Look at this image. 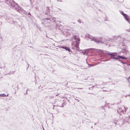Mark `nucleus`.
Wrapping results in <instances>:
<instances>
[{
    "label": "nucleus",
    "instance_id": "26",
    "mask_svg": "<svg viewBox=\"0 0 130 130\" xmlns=\"http://www.w3.org/2000/svg\"><path fill=\"white\" fill-rule=\"evenodd\" d=\"M28 14L29 15H31V14H30V13L29 12L28 13Z\"/></svg>",
    "mask_w": 130,
    "mask_h": 130
},
{
    "label": "nucleus",
    "instance_id": "15",
    "mask_svg": "<svg viewBox=\"0 0 130 130\" xmlns=\"http://www.w3.org/2000/svg\"><path fill=\"white\" fill-rule=\"evenodd\" d=\"M8 94H7V95H6L5 94H0V96H8Z\"/></svg>",
    "mask_w": 130,
    "mask_h": 130
},
{
    "label": "nucleus",
    "instance_id": "1",
    "mask_svg": "<svg viewBox=\"0 0 130 130\" xmlns=\"http://www.w3.org/2000/svg\"><path fill=\"white\" fill-rule=\"evenodd\" d=\"M7 4L10 5L18 12H21V8L19 7L18 4L13 0H5Z\"/></svg>",
    "mask_w": 130,
    "mask_h": 130
},
{
    "label": "nucleus",
    "instance_id": "13",
    "mask_svg": "<svg viewBox=\"0 0 130 130\" xmlns=\"http://www.w3.org/2000/svg\"><path fill=\"white\" fill-rule=\"evenodd\" d=\"M47 9H46V12L45 13V14L46 15H48L50 14V10L49 8L48 7H47Z\"/></svg>",
    "mask_w": 130,
    "mask_h": 130
},
{
    "label": "nucleus",
    "instance_id": "9",
    "mask_svg": "<svg viewBox=\"0 0 130 130\" xmlns=\"http://www.w3.org/2000/svg\"><path fill=\"white\" fill-rule=\"evenodd\" d=\"M61 48L66 50L67 51H68L69 52L71 51V50L69 48L65 46H62L61 47Z\"/></svg>",
    "mask_w": 130,
    "mask_h": 130
},
{
    "label": "nucleus",
    "instance_id": "11",
    "mask_svg": "<svg viewBox=\"0 0 130 130\" xmlns=\"http://www.w3.org/2000/svg\"><path fill=\"white\" fill-rule=\"evenodd\" d=\"M55 27H56L57 29L61 30V27H62L61 24L58 25V24H56L55 25Z\"/></svg>",
    "mask_w": 130,
    "mask_h": 130
},
{
    "label": "nucleus",
    "instance_id": "3",
    "mask_svg": "<svg viewBox=\"0 0 130 130\" xmlns=\"http://www.w3.org/2000/svg\"><path fill=\"white\" fill-rule=\"evenodd\" d=\"M73 38L75 41L76 43L75 45L76 50H77L79 51V48L78 47L79 43V42L80 39L79 37L77 35H74L73 36Z\"/></svg>",
    "mask_w": 130,
    "mask_h": 130
},
{
    "label": "nucleus",
    "instance_id": "30",
    "mask_svg": "<svg viewBox=\"0 0 130 130\" xmlns=\"http://www.w3.org/2000/svg\"><path fill=\"white\" fill-rule=\"evenodd\" d=\"M12 23H12H13V24H14V21H12V23Z\"/></svg>",
    "mask_w": 130,
    "mask_h": 130
},
{
    "label": "nucleus",
    "instance_id": "41",
    "mask_svg": "<svg viewBox=\"0 0 130 130\" xmlns=\"http://www.w3.org/2000/svg\"><path fill=\"white\" fill-rule=\"evenodd\" d=\"M129 59L130 60V58H129Z\"/></svg>",
    "mask_w": 130,
    "mask_h": 130
},
{
    "label": "nucleus",
    "instance_id": "7",
    "mask_svg": "<svg viewBox=\"0 0 130 130\" xmlns=\"http://www.w3.org/2000/svg\"><path fill=\"white\" fill-rule=\"evenodd\" d=\"M91 39L92 40L94 41V42L97 43H98L101 42L99 40H98V39L95 38L94 37L91 36Z\"/></svg>",
    "mask_w": 130,
    "mask_h": 130
},
{
    "label": "nucleus",
    "instance_id": "10",
    "mask_svg": "<svg viewBox=\"0 0 130 130\" xmlns=\"http://www.w3.org/2000/svg\"><path fill=\"white\" fill-rule=\"evenodd\" d=\"M105 84V83H102V84H100L99 85H96L95 86H93L91 87V88H93V87H96V88H99V86H100L102 85H104V84Z\"/></svg>",
    "mask_w": 130,
    "mask_h": 130
},
{
    "label": "nucleus",
    "instance_id": "21",
    "mask_svg": "<svg viewBox=\"0 0 130 130\" xmlns=\"http://www.w3.org/2000/svg\"><path fill=\"white\" fill-rule=\"evenodd\" d=\"M113 37L115 38H118V37H119V36H114Z\"/></svg>",
    "mask_w": 130,
    "mask_h": 130
},
{
    "label": "nucleus",
    "instance_id": "22",
    "mask_svg": "<svg viewBox=\"0 0 130 130\" xmlns=\"http://www.w3.org/2000/svg\"><path fill=\"white\" fill-rule=\"evenodd\" d=\"M32 0H29L30 2V4L32 5V2H31Z\"/></svg>",
    "mask_w": 130,
    "mask_h": 130
},
{
    "label": "nucleus",
    "instance_id": "12",
    "mask_svg": "<svg viewBox=\"0 0 130 130\" xmlns=\"http://www.w3.org/2000/svg\"><path fill=\"white\" fill-rule=\"evenodd\" d=\"M117 112L119 113H120L121 112L124 113V111L123 109L121 108H119V109L117 110Z\"/></svg>",
    "mask_w": 130,
    "mask_h": 130
},
{
    "label": "nucleus",
    "instance_id": "18",
    "mask_svg": "<svg viewBox=\"0 0 130 130\" xmlns=\"http://www.w3.org/2000/svg\"><path fill=\"white\" fill-rule=\"evenodd\" d=\"M120 13H121L123 15H125V13H124L122 11H120Z\"/></svg>",
    "mask_w": 130,
    "mask_h": 130
},
{
    "label": "nucleus",
    "instance_id": "19",
    "mask_svg": "<svg viewBox=\"0 0 130 130\" xmlns=\"http://www.w3.org/2000/svg\"><path fill=\"white\" fill-rule=\"evenodd\" d=\"M88 50V51H89L88 50V49H87V50H86L85 51V53H84V54L85 55L86 54H87V51H86Z\"/></svg>",
    "mask_w": 130,
    "mask_h": 130
},
{
    "label": "nucleus",
    "instance_id": "36",
    "mask_svg": "<svg viewBox=\"0 0 130 130\" xmlns=\"http://www.w3.org/2000/svg\"><path fill=\"white\" fill-rule=\"evenodd\" d=\"M42 24H43V22H42Z\"/></svg>",
    "mask_w": 130,
    "mask_h": 130
},
{
    "label": "nucleus",
    "instance_id": "6",
    "mask_svg": "<svg viewBox=\"0 0 130 130\" xmlns=\"http://www.w3.org/2000/svg\"><path fill=\"white\" fill-rule=\"evenodd\" d=\"M43 21L45 22L46 24L49 23L51 21L50 19L49 18H45L44 19Z\"/></svg>",
    "mask_w": 130,
    "mask_h": 130
},
{
    "label": "nucleus",
    "instance_id": "40",
    "mask_svg": "<svg viewBox=\"0 0 130 130\" xmlns=\"http://www.w3.org/2000/svg\"><path fill=\"white\" fill-rule=\"evenodd\" d=\"M89 37V36H88V37Z\"/></svg>",
    "mask_w": 130,
    "mask_h": 130
},
{
    "label": "nucleus",
    "instance_id": "27",
    "mask_svg": "<svg viewBox=\"0 0 130 130\" xmlns=\"http://www.w3.org/2000/svg\"><path fill=\"white\" fill-rule=\"evenodd\" d=\"M57 1L58 2L60 1L61 2H62L61 0H57Z\"/></svg>",
    "mask_w": 130,
    "mask_h": 130
},
{
    "label": "nucleus",
    "instance_id": "38",
    "mask_svg": "<svg viewBox=\"0 0 130 130\" xmlns=\"http://www.w3.org/2000/svg\"><path fill=\"white\" fill-rule=\"evenodd\" d=\"M89 93V94H91L90 93ZM91 94H92L93 93H91Z\"/></svg>",
    "mask_w": 130,
    "mask_h": 130
},
{
    "label": "nucleus",
    "instance_id": "39",
    "mask_svg": "<svg viewBox=\"0 0 130 130\" xmlns=\"http://www.w3.org/2000/svg\"><path fill=\"white\" fill-rule=\"evenodd\" d=\"M127 65H128V64H127Z\"/></svg>",
    "mask_w": 130,
    "mask_h": 130
},
{
    "label": "nucleus",
    "instance_id": "28",
    "mask_svg": "<svg viewBox=\"0 0 130 130\" xmlns=\"http://www.w3.org/2000/svg\"><path fill=\"white\" fill-rule=\"evenodd\" d=\"M83 89V88H77V89Z\"/></svg>",
    "mask_w": 130,
    "mask_h": 130
},
{
    "label": "nucleus",
    "instance_id": "24",
    "mask_svg": "<svg viewBox=\"0 0 130 130\" xmlns=\"http://www.w3.org/2000/svg\"><path fill=\"white\" fill-rule=\"evenodd\" d=\"M78 21L79 23H81V20H78Z\"/></svg>",
    "mask_w": 130,
    "mask_h": 130
},
{
    "label": "nucleus",
    "instance_id": "14",
    "mask_svg": "<svg viewBox=\"0 0 130 130\" xmlns=\"http://www.w3.org/2000/svg\"><path fill=\"white\" fill-rule=\"evenodd\" d=\"M66 104V103L65 102H64L63 103L62 105L61 106H60L62 107H63L64 106V105H65Z\"/></svg>",
    "mask_w": 130,
    "mask_h": 130
},
{
    "label": "nucleus",
    "instance_id": "5",
    "mask_svg": "<svg viewBox=\"0 0 130 130\" xmlns=\"http://www.w3.org/2000/svg\"><path fill=\"white\" fill-rule=\"evenodd\" d=\"M123 122H130V117L129 118L127 117H124L123 118Z\"/></svg>",
    "mask_w": 130,
    "mask_h": 130
},
{
    "label": "nucleus",
    "instance_id": "37",
    "mask_svg": "<svg viewBox=\"0 0 130 130\" xmlns=\"http://www.w3.org/2000/svg\"><path fill=\"white\" fill-rule=\"evenodd\" d=\"M128 86H129V87H130V85H128Z\"/></svg>",
    "mask_w": 130,
    "mask_h": 130
},
{
    "label": "nucleus",
    "instance_id": "25",
    "mask_svg": "<svg viewBox=\"0 0 130 130\" xmlns=\"http://www.w3.org/2000/svg\"><path fill=\"white\" fill-rule=\"evenodd\" d=\"M14 71H13V72H12L11 73L10 72V73L9 74H13L14 73Z\"/></svg>",
    "mask_w": 130,
    "mask_h": 130
},
{
    "label": "nucleus",
    "instance_id": "2",
    "mask_svg": "<svg viewBox=\"0 0 130 130\" xmlns=\"http://www.w3.org/2000/svg\"><path fill=\"white\" fill-rule=\"evenodd\" d=\"M123 47H124L125 49H123L122 51V52L124 53L126 55V57H125L123 56H117V57H118V59L121 58L122 59H126L128 58L129 57H130V54L128 51L126 49L127 46L125 45H123Z\"/></svg>",
    "mask_w": 130,
    "mask_h": 130
},
{
    "label": "nucleus",
    "instance_id": "29",
    "mask_svg": "<svg viewBox=\"0 0 130 130\" xmlns=\"http://www.w3.org/2000/svg\"><path fill=\"white\" fill-rule=\"evenodd\" d=\"M58 10H57V11H59V10H61L60 9H58Z\"/></svg>",
    "mask_w": 130,
    "mask_h": 130
},
{
    "label": "nucleus",
    "instance_id": "35",
    "mask_svg": "<svg viewBox=\"0 0 130 130\" xmlns=\"http://www.w3.org/2000/svg\"><path fill=\"white\" fill-rule=\"evenodd\" d=\"M94 124L95 125L96 124V123H95Z\"/></svg>",
    "mask_w": 130,
    "mask_h": 130
},
{
    "label": "nucleus",
    "instance_id": "8",
    "mask_svg": "<svg viewBox=\"0 0 130 130\" xmlns=\"http://www.w3.org/2000/svg\"><path fill=\"white\" fill-rule=\"evenodd\" d=\"M125 14V15H124L123 16L125 19L129 23V24H130V22L129 21V20L128 17V16L126 14Z\"/></svg>",
    "mask_w": 130,
    "mask_h": 130
},
{
    "label": "nucleus",
    "instance_id": "31",
    "mask_svg": "<svg viewBox=\"0 0 130 130\" xmlns=\"http://www.w3.org/2000/svg\"><path fill=\"white\" fill-rule=\"evenodd\" d=\"M103 91H107L106 90H103Z\"/></svg>",
    "mask_w": 130,
    "mask_h": 130
},
{
    "label": "nucleus",
    "instance_id": "33",
    "mask_svg": "<svg viewBox=\"0 0 130 130\" xmlns=\"http://www.w3.org/2000/svg\"><path fill=\"white\" fill-rule=\"evenodd\" d=\"M128 96H130V94H129V95H128Z\"/></svg>",
    "mask_w": 130,
    "mask_h": 130
},
{
    "label": "nucleus",
    "instance_id": "32",
    "mask_svg": "<svg viewBox=\"0 0 130 130\" xmlns=\"http://www.w3.org/2000/svg\"><path fill=\"white\" fill-rule=\"evenodd\" d=\"M91 128H93V126H91Z\"/></svg>",
    "mask_w": 130,
    "mask_h": 130
},
{
    "label": "nucleus",
    "instance_id": "4",
    "mask_svg": "<svg viewBox=\"0 0 130 130\" xmlns=\"http://www.w3.org/2000/svg\"><path fill=\"white\" fill-rule=\"evenodd\" d=\"M107 53H104V54L105 55H106V54H107L110 56V59H114L117 60H118L119 59H118V57H116L115 56H116L117 55V54L115 53H110V52L107 51H106Z\"/></svg>",
    "mask_w": 130,
    "mask_h": 130
},
{
    "label": "nucleus",
    "instance_id": "17",
    "mask_svg": "<svg viewBox=\"0 0 130 130\" xmlns=\"http://www.w3.org/2000/svg\"><path fill=\"white\" fill-rule=\"evenodd\" d=\"M118 61L120 62H122L123 64H126V63L125 62H123L122 61H121V60H120V59L118 60Z\"/></svg>",
    "mask_w": 130,
    "mask_h": 130
},
{
    "label": "nucleus",
    "instance_id": "16",
    "mask_svg": "<svg viewBox=\"0 0 130 130\" xmlns=\"http://www.w3.org/2000/svg\"><path fill=\"white\" fill-rule=\"evenodd\" d=\"M117 122H118V121L116 120V121H115L114 122H113V123H114L116 125V124H117Z\"/></svg>",
    "mask_w": 130,
    "mask_h": 130
},
{
    "label": "nucleus",
    "instance_id": "20",
    "mask_svg": "<svg viewBox=\"0 0 130 130\" xmlns=\"http://www.w3.org/2000/svg\"><path fill=\"white\" fill-rule=\"evenodd\" d=\"M128 80L129 82L130 83V76L128 78Z\"/></svg>",
    "mask_w": 130,
    "mask_h": 130
},
{
    "label": "nucleus",
    "instance_id": "23",
    "mask_svg": "<svg viewBox=\"0 0 130 130\" xmlns=\"http://www.w3.org/2000/svg\"><path fill=\"white\" fill-rule=\"evenodd\" d=\"M124 109L125 111L126 112V109H127V108H126L125 107H124Z\"/></svg>",
    "mask_w": 130,
    "mask_h": 130
},
{
    "label": "nucleus",
    "instance_id": "34",
    "mask_svg": "<svg viewBox=\"0 0 130 130\" xmlns=\"http://www.w3.org/2000/svg\"><path fill=\"white\" fill-rule=\"evenodd\" d=\"M90 89H91L90 88H89V90H90Z\"/></svg>",
    "mask_w": 130,
    "mask_h": 130
}]
</instances>
